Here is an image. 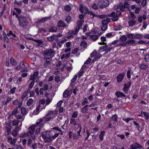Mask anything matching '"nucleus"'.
Here are the masks:
<instances>
[{
    "mask_svg": "<svg viewBox=\"0 0 149 149\" xmlns=\"http://www.w3.org/2000/svg\"><path fill=\"white\" fill-rule=\"evenodd\" d=\"M79 10L81 13H86L88 11V9L86 7L83 6L82 5H80Z\"/></svg>",
    "mask_w": 149,
    "mask_h": 149,
    "instance_id": "13",
    "label": "nucleus"
},
{
    "mask_svg": "<svg viewBox=\"0 0 149 149\" xmlns=\"http://www.w3.org/2000/svg\"><path fill=\"white\" fill-rule=\"evenodd\" d=\"M121 15V12L120 11L116 10V13L115 12H112L111 13H110L109 16L110 17H113L114 15H116L117 16L119 17Z\"/></svg>",
    "mask_w": 149,
    "mask_h": 149,
    "instance_id": "18",
    "label": "nucleus"
},
{
    "mask_svg": "<svg viewBox=\"0 0 149 149\" xmlns=\"http://www.w3.org/2000/svg\"><path fill=\"white\" fill-rule=\"evenodd\" d=\"M73 134V138L74 139H79V137L78 135L74 133Z\"/></svg>",
    "mask_w": 149,
    "mask_h": 149,
    "instance_id": "62",
    "label": "nucleus"
},
{
    "mask_svg": "<svg viewBox=\"0 0 149 149\" xmlns=\"http://www.w3.org/2000/svg\"><path fill=\"white\" fill-rule=\"evenodd\" d=\"M84 22V21L82 20H78L77 22V26L75 28V30L73 31H70L68 33V34L72 36L74 35H75L79 31L80 27H81L82 24Z\"/></svg>",
    "mask_w": 149,
    "mask_h": 149,
    "instance_id": "3",
    "label": "nucleus"
},
{
    "mask_svg": "<svg viewBox=\"0 0 149 149\" xmlns=\"http://www.w3.org/2000/svg\"><path fill=\"white\" fill-rule=\"evenodd\" d=\"M80 46L82 47L85 48L87 47L86 43L85 41H82L81 43Z\"/></svg>",
    "mask_w": 149,
    "mask_h": 149,
    "instance_id": "54",
    "label": "nucleus"
},
{
    "mask_svg": "<svg viewBox=\"0 0 149 149\" xmlns=\"http://www.w3.org/2000/svg\"><path fill=\"white\" fill-rule=\"evenodd\" d=\"M88 105H86L82 108L81 109V111L83 113H88Z\"/></svg>",
    "mask_w": 149,
    "mask_h": 149,
    "instance_id": "20",
    "label": "nucleus"
},
{
    "mask_svg": "<svg viewBox=\"0 0 149 149\" xmlns=\"http://www.w3.org/2000/svg\"><path fill=\"white\" fill-rule=\"evenodd\" d=\"M37 125H38L36 124L30 126L28 129V131L26 133H24V136L26 135L29 137L31 138L33 140H34L36 138V135L39 134L40 131V127H39L36 128L35 132Z\"/></svg>",
    "mask_w": 149,
    "mask_h": 149,
    "instance_id": "1",
    "label": "nucleus"
},
{
    "mask_svg": "<svg viewBox=\"0 0 149 149\" xmlns=\"http://www.w3.org/2000/svg\"><path fill=\"white\" fill-rule=\"evenodd\" d=\"M45 100L44 99H41L39 100V104H44L45 103Z\"/></svg>",
    "mask_w": 149,
    "mask_h": 149,
    "instance_id": "59",
    "label": "nucleus"
},
{
    "mask_svg": "<svg viewBox=\"0 0 149 149\" xmlns=\"http://www.w3.org/2000/svg\"><path fill=\"white\" fill-rule=\"evenodd\" d=\"M19 20V24L22 26L26 25L28 23L26 19L24 17H20L17 18Z\"/></svg>",
    "mask_w": 149,
    "mask_h": 149,
    "instance_id": "6",
    "label": "nucleus"
},
{
    "mask_svg": "<svg viewBox=\"0 0 149 149\" xmlns=\"http://www.w3.org/2000/svg\"><path fill=\"white\" fill-rule=\"evenodd\" d=\"M133 118H122L123 120L125 121L127 123H128L130 121L133 120Z\"/></svg>",
    "mask_w": 149,
    "mask_h": 149,
    "instance_id": "50",
    "label": "nucleus"
},
{
    "mask_svg": "<svg viewBox=\"0 0 149 149\" xmlns=\"http://www.w3.org/2000/svg\"><path fill=\"white\" fill-rule=\"evenodd\" d=\"M11 122L10 121H8V123H5L6 125L5 127L6 129L8 134L10 133V130L12 129V126L10 125Z\"/></svg>",
    "mask_w": 149,
    "mask_h": 149,
    "instance_id": "12",
    "label": "nucleus"
},
{
    "mask_svg": "<svg viewBox=\"0 0 149 149\" xmlns=\"http://www.w3.org/2000/svg\"><path fill=\"white\" fill-rule=\"evenodd\" d=\"M142 148V146L138 143H134L130 146V149H140Z\"/></svg>",
    "mask_w": 149,
    "mask_h": 149,
    "instance_id": "11",
    "label": "nucleus"
},
{
    "mask_svg": "<svg viewBox=\"0 0 149 149\" xmlns=\"http://www.w3.org/2000/svg\"><path fill=\"white\" fill-rule=\"evenodd\" d=\"M108 47L107 45L103 46L100 47V50L102 51V52L105 51L106 48H107Z\"/></svg>",
    "mask_w": 149,
    "mask_h": 149,
    "instance_id": "51",
    "label": "nucleus"
},
{
    "mask_svg": "<svg viewBox=\"0 0 149 149\" xmlns=\"http://www.w3.org/2000/svg\"><path fill=\"white\" fill-rule=\"evenodd\" d=\"M51 59L49 57L45 59V62L44 64L45 68H47L48 65L50 64L51 63Z\"/></svg>",
    "mask_w": 149,
    "mask_h": 149,
    "instance_id": "16",
    "label": "nucleus"
},
{
    "mask_svg": "<svg viewBox=\"0 0 149 149\" xmlns=\"http://www.w3.org/2000/svg\"><path fill=\"white\" fill-rule=\"evenodd\" d=\"M116 95L118 97H125V95L123 93L118 91L115 93Z\"/></svg>",
    "mask_w": 149,
    "mask_h": 149,
    "instance_id": "21",
    "label": "nucleus"
},
{
    "mask_svg": "<svg viewBox=\"0 0 149 149\" xmlns=\"http://www.w3.org/2000/svg\"><path fill=\"white\" fill-rule=\"evenodd\" d=\"M146 18V16L145 15H140L138 18V21L141 22L143 20H145Z\"/></svg>",
    "mask_w": 149,
    "mask_h": 149,
    "instance_id": "25",
    "label": "nucleus"
},
{
    "mask_svg": "<svg viewBox=\"0 0 149 149\" xmlns=\"http://www.w3.org/2000/svg\"><path fill=\"white\" fill-rule=\"evenodd\" d=\"M118 16L115 15L112 17V19L113 21H117L118 19Z\"/></svg>",
    "mask_w": 149,
    "mask_h": 149,
    "instance_id": "56",
    "label": "nucleus"
},
{
    "mask_svg": "<svg viewBox=\"0 0 149 149\" xmlns=\"http://www.w3.org/2000/svg\"><path fill=\"white\" fill-rule=\"evenodd\" d=\"M70 124L74 126L78 125V124H79L78 123L77 120L72 118H70Z\"/></svg>",
    "mask_w": 149,
    "mask_h": 149,
    "instance_id": "17",
    "label": "nucleus"
},
{
    "mask_svg": "<svg viewBox=\"0 0 149 149\" xmlns=\"http://www.w3.org/2000/svg\"><path fill=\"white\" fill-rule=\"evenodd\" d=\"M88 100L86 97H85L84 101L82 102V106L86 104H88Z\"/></svg>",
    "mask_w": 149,
    "mask_h": 149,
    "instance_id": "53",
    "label": "nucleus"
},
{
    "mask_svg": "<svg viewBox=\"0 0 149 149\" xmlns=\"http://www.w3.org/2000/svg\"><path fill=\"white\" fill-rule=\"evenodd\" d=\"M21 12V10L19 8H14L12 11V13L13 15H15L16 17L18 18L19 17H18L17 13L19 14Z\"/></svg>",
    "mask_w": 149,
    "mask_h": 149,
    "instance_id": "10",
    "label": "nucleus"
},
{
    "mask_svg": "<svg viewBox=\"0 0 149 149\" xmlns=\"http://www.w3.org/2000/svg\"><path fill=\"white\" fill-rule=\"evenodd\" d=\"M15 116L17 119H22V120H24V117L21 115V114L19 115L17 114L16 115H15Z\"/></svg>",
    "mask_w": 149,
    "mask_h": 149,
    "instance_id": "34",
    "label": "nucleus"
},
{
    "mask_svg": "<svg viewBox=\"0 0 149 149\" xmlns=\"http://www.w3.org/2000/svg\"><path fill=\"white\" fill-rule=\"evenodd\" d=\"M148 67V65L145 64H143L141 65L140 68L141 69H145Z\"/></svg>",
    "mask_w": 149,
    "mask_h": 149,
    "instance_id": "41",
    "label": "nucleus"
},
{
    "mask_svg": "<svg viewBox=\"0 0 149 149\" xmlns=\"http://www.w3.org/2000/svg\"><path fill=\"white\" fill-rule=\"evenodd\" d=\"M135 42L134 40H127L126 42V44H131L134 43Z\"/></svg>",
    "mask_w": 149,
    "mask_h": 149,
    "instance_id": "52",
    "label": "nucleus"
},
{
    "mask_svg": "<svg viewBox=\"0 0 149 149\" xmlns=\"http://www.w3.org/2000/svg\"><path fill=\"white\" fill-rule=\"evenodd\" d=\"M12 148L14 149H24L22 148L17 145H13Z\"/></svg>",
    "mask_w": 149,
    "mask_h": 149,
    "instance_id": "43",
    "label": "nucleus"
},
{
    "mask_svg": "<svg viewBox=\"0 0 149 149\" xmlns=\"http://www.w3.org/2000/svg\"><path fill=\"white\" fill-rule=\"evenodd\" d=\"M71 7L69 5H67L65 6L64 9L68 11H70L71 10Z\"/></svg>",
    "mask_w": 149,
    "mask_h": 149,
    "instance_id": "45",
    "label": "nucleus"
},
{
    "mask_svg": "<svg viewBox=\"0 0 149 149\" xmlns=\"http://www.w3.org/2000/svg\"><path fill=\"white\" fill-rule=\"evenodd\" d=\"M70 56V53H68L66 54H63L61 57V59H63V58H68Z\"/></svg>",
    "mask_w": 149,
    "mask_h": 149,
    "instance_id": "32",
    "label": "nucleus"
},
{
    "mask_svg": "<svg viewBox=\"0 0 149 149\" xmlns=\"http://www.w3.org/2000/svg\"><path fill=\"white\" fill-rule=\"evenodd\" d=\"M41 136L45 142L49 143L51 142L52 133L50 131L43 132Z\"/></svg>",
    "mask_w": 149,
    "mask_h": 149,
    "instance_id": "2",
    "label": "nucleus"
},
{
    "mask_svg": "<svg viewBox=\"0 0 149 149\" xmlns=\"http://www.w3.org/2000/svg\"><path fill=\"white\" fill-rule=\"evenodd\" d=\"M105 132L104 131H102L101 132L100 134L99 135V137L101 141L103 139V136Z\"/></svg>",
    "mask_w": 149,
    "mask_h": 149,
    "instance_id": "35",
    "label": "nucleus"
},
{
    "mask_svg": "<svg viewBox=\"0 0 149 149\" xmlns=\"http://www.w3.org/2000/svg\"><path fill=\"white\" fill-rule=\"evenodd\" d=\"M50 18V17H43L40 19V21L42 22H44L46 21L49 19Z\"/></svg>",
    "mask_w": 149,
    "mask_h": 149,
    "instance_id": "49",
    "label": "nucleus"
},
{
    "mask_svg": "<svg viewBox=\"0 0 149 149\" xmlns=\"http://www.w3.org/2000/svg\"><path fill=\"white\" fill-rule=\"evenodd\" d=\"M96 51L95 50H94V51L91 54V57H93L96 55Z\"/></svg>",
    "mask_w": 149,
    "mask_h": 149,
    "instance_id": "63",
    "label": "nucleus"
},
{
    "mask_svg": "<svg viewBox=\"0 0 149 149\" xmlns=\"http://www.w3.org/2000/svg\"><path fill=\"white\" fill-rule=\"evenodd\" d=\"M78 112L77 111L74 112L72 114V117L71 118L74 119L77 118L78 116Z\"/></svg>",
    "mask_w": 149,
    "mask_h": 149,
    "instance_id": "37",
    "label": "nucleus"
},
{
    "mask_svg": "<svg viewBox=\"0 0 149 149\" xmlns=\"http://www.w3.org/2000/svg\"><path fill=\"white\" fill-rule=\"evenodd\" d=\"M98 30V29L95 28L91 32L86 33V35L87 36H90V37H97L102 34V33L101 31L99 32L98 33H97Z\"/></svg>",
    "mask_w": 149,
    "mask_h": 149,
    "instance_id": "4",
    "label": "nucleus"
},
{
    "mask_svg": "<svg viewBox=\"0 0 149 149\" xmlns=\"http://www.w3.org/2000/svg\"><path fill=\"white\" fill-rule=\"evenodd\" d=\"M117 116L116 114L115 115L113 116L112 118L114 122H116L117 121Z\"/></svg>",
    "mask_w": 149,
    "mask_h": 149,
    "instance_id": "55",
    "label": "nucleus"
},
{
    "mask_svg": "<svg viewBox=\"0 0 149 149\" xmlns=\"http://www.w3.org/2000/svg\"><path fill=\"white\" fill-rule=\"evenodd\" d=\"M70 93L69 91L68 90H65L63 93V96L65 98L67 97L69 95Z\"/></svg>",
    "mask_w": 149,
    "mask_h": 149,
    "instance_id": "30",
    "label": "nucleus"
},
{
    "mask_svg": "<svg viewBox=\"0 0 149 149\" xmlns=\"http://www.w3.org/2000/svg\"><path fill=\"white\" fill-rule=\"evenodd\" d=\"M20 122V121L15 119L12 121V124L13 126H17L18 125Z\"/></svg>",
    "mask_w": 149,
    "mask_h": 149,
    "instance_id": "36",
    "label": "nucleus"
},
{
    "mask_svg": "<svg viewBox=\"0 0 149 149\" xmlns=\"http://www.w3.org/2000/svg\"><path fill=\"white\" fill-rule=\"evenodd\" d=\"M114 33L113 32H110L108 33H107L106 35V36L107 37H113L114 36Z\"/></svg>",
    "mask_w": 149,
    "mask_h": 149,
    "instance_id": "48",
    "label": "nucleus"
},
{
    "mask_svg": "<svg viewBox=\"0 0 149 149\" xmlns=\"http://www.w3.org/2000/svg\"><path fill=\"white\" fill-rule=\"evenodd\" d=\"M111 20L110 19L108 18H106L105 19H104L102 21V24H108V23L110 22Z\"/></svg>",
    "mask_w": 149,
    "mask_h": 149,
    "instance_id": "28",
    "label": "nucleus"
},
{
    "mask_svg": "<svg viewBox=\"0 0 149 149\" xmlns=\"http://www.w3.org/2000/svg\"><path fill=\"white\" fill-rule=\"evenodd\" d=\"M3 33L4 37H10L11 36H13L14 37H16V35L14 33H13V32L11 31H9V32L7 33V34H6L5 32Z\"/></svg>",
    "mask_w": 149,
    "mask_h": 149,
    "instance_id": "15",
    "label": "nucleus"
},
{
    "mask_svg": "<svg viewBox=\"0 0 149 149\" xmlns=\"http://www.w3.org/2000/svg\"><path fill=\"white\" fill-rule=\"evenodd\" d=\"M43 53L45 55L49 56L51 58L54 56L55 52L53 50L51 49H48L43 51Z\"/></svg>",
    "mask_w": 149,
    "mask_h": 149,
    "instance_id": "5",
    "label": "nucleus"
},
{
    "mask_svg": "<svg viewBox=\"0 0 149 149\" xmlns=\"http://www.w3.org/2000/svg\"><path fill=\"white\" fill-rule=\"evenodd\" d=\"M141 9V6L140 5H139L138 7H136L135 8V10H134L135 13L136 14H138Z\"/></svg>",
    "mask_w": 149,
    "mask_h": 149,
    "instance_id": "40",
    "label": "nucleus"
},
{
    "mask_svg": "<svg viewBox=\"0 0 149 149\" xmlns=\"http://www.w3.org/2000/svg\"><path fill=\"white\" fill-rule=\"evenodd\" d=\"M145 61L147 62H149V54L146 55L145 57Z\"/></svg>",
    "mask_w": 149,
    "mask_h": 149,
    "instance_id": "64",
    "label": "nucleus"
},
{
    "mask_svg": "<svg viewBox=\"0 0 149 149\" xmlns=\"http://www.w3.org/2000/svg\"><path fill=\"white\" fill-rule=\"evenodd\" d=\"M58 26L59 27H64L66 25L63 21L60 20L58 22Z\"/></svg>",
    "mask_w": 149,
    "mask_h": 149,
    "instance_id": "24",
    "label": "nucleus"
},
{
    "mask_svg": "<svg viewBox=\"0 0 149 149\" xmlns=\"http://www.w3.org/2000/svg\"><path fill=\"white\" fill-rule=\"evenodd\" d=\"M129 89V88L127 87L126 85H124L123 88V92L125 93H128Z\"/></svg>",
    "mask_w": 149,
    "mask_h": 149,
    "instance_id": "33",
    "label": "nucleus"
},
{
    "mask_svg": "<svg viewBox=\"0 0 149 149\" xmlns=\"http://www.w3.org/2000/svg\"><path fill=\"white\" fill-rule=\"evenodd\" d=\"M20 66L21 67V68H24L26 67L23 61H22L20 62Z\"/></svg>",
    "mask_w": 149,
    "mask_h": 149,
    "instance_id": "60",
    "label": "nucleus"
},
{
    "mask_svg": "<svg viewBox=\"0 0 149 149\" xmlns=\"http://www.w3.org/2000/svg\"><path fill=\"white\" fill-rule=\"evenodd\" d=\"M141 113H143L146 119L148 120L149 119V113L147 112H144L143 111H141Z\"/></svg>",
    "mask_w": 149,
    "mask_h": 149,
    "instance_id": "38",
    "label": "nucleus"
},
{
    "mask_svg": "<svg viewBox=\"0 0 149 149\" xmlns=\"http://www.w3.org/2000/svg\"><path fill=\"white\" fill-rule=\"evenodd\" d=\"M10 63L12 65H16V62L14 58H11L10 59Z\"/></svg>",
    "mask_w": 149,
    "mask_h": 149,
    "instance_id": "47",
    "label": "nucleus"
},
{
    "mask_svg": "<svg viewBox=\"0 0 149 149\" xmlns=\"http://www.w3.org/2000/svg\"><path fill=\"white\" fill-rule=\"evenodd\" d=\"M21 113L22 115H26L27 113L26 108L24 107H22L21 109Z\"/></svg>",
    "mask_w": 149,
    "mask_h": 149,
    "instance_id": "29",
    "label": "nucleus"
},
{
    "mask_svg": "<svg viewBox=\"0 0 149 149\" xmlns=\"http://www.w3.org/2000/svg\"><path fill=\"white\" fill-rule=\"evenodd\" d=\"M103 25V26L101 27V29L102 31H105L107 28V26L106 24Z\"/></svg>",
    "mask_w": 149,
    "mask_h": 149,
    "instance_id": "61",
    "label": "nucleus"
},
{
    "mask_svg": "<svg viewBox=\"0 0 149 149\" xmlns=\"http://www.w3.org/2000/svg\"><path fill=\"white\" fill-rule=\"evenodd\" d=\"M38 71H36L34 72L32 75H31L29 78V80L34 81L36 79L38 74Z\"/></svg>",
    "mask_w": 149,
    "mask_h": 149,
    "instance_id": "14",
    "label": "nucleus"
},
{
    "mask_svg": "<svg viewBox=\"0 0 149 149\" xmlns=\"http://www.w3.org/2000/svg\"><path fill=\"white\" fill-rule=\"evenodd\" d=\"M55 81L57 82H59L61 81V79L59 76H56L55 78Z\"/></svg>",
    "mask_w": 149,
    "mask_h": 149,
    "instance_id": "57",
    "label": "nucleus"
},
{
    "mask_svg": "<svg viewBox=\"0 0 149 149\" xmlns=\"http://www.w3.org/2000/svg\"><path fill=\"white\" fill-rule=\"evenodd\" d=\"M19 111L17 109V106L16 108L12 112V114L13 115L15 116L19 113Z\"/></svg>",
    "mask_w": 149,
    "mask_h": 149,
    "instance_id": "31",
    "label": "nucleus"
},
{
    "mask_svg": "<svg viewBox=\"0 0 149 149\" xmlns=\"http://www.w3.org/2000/svg\"><path fill=\"white\" fill-rule=\"evenodd\" d=\"M27 39H29L31 40H32L38 43V45L42 44L43 43V41L41 40H36L33 39V38H26Z\"/></svg>",
    "mask_w": 149,
    "mask_h": 149,
    "instance_id": "23",
    "label": "nucleus"
},
{
    "mask_svg": "<svg viewBox=\"0 0 149 149\" xmlns=\"http://www.w3.org/2000/svg\"><path fill=\"white\" fill-rule=\"evenodd\" d=\"M142 36L140 34H130L127 35V37H141Z\"/></svg>",
    "mask_w": 149,
    "mask_h": 149,
    "instance_id": "27",
    "label": "nucleus"
},
{
    "mask_svg": "<svg viewBox=\"0 0 149 149\" xmlns=\"http://www.w3.org/2000/svg\"><path fill=\"white\" fill-rule=\"evenodd\" d=\"M128 7H129L128 3L127 2H125L124 5H122L121 4L119 5L118 7V8L121 11H124L125 10V8Z\"/></svg>",
    "mask_w": 149,
    "mask_h": 149,
    "instance_id": "9",
    "label": "nucleus"
},
{
    "mask_svg": "<svg viewBox=\"0 0 149 149\" xmlns=\"http://www.w3.org/2000/svg\"><path fill=\"white\" fill-rule=\"evenodd\" d=\"M100 39L102 42H98V44L101 45H105L106 44V43L105 42L106 41V38H100Z\"/></svg>",
    "mask_w": 149,
    "mask_h": 149,
    "instance_id": "39",
    "label": "nucleus"
},
{
    "mask_svg": "<svg viewBox=\"0 0 149 149\" xmlns=\"http://www.w3.org/2000/svg\"><path fill=\"white\" fill-rule=\"evenodd\" d=\"M57 29L56 27H52L49 30V32H56V31Z\"/></svg>",
    "mask_w": 149,
    "mask_h": 149,
    "instance_id": "46",
    "label": "nucleus"
},
{
    "mask_svg": "<svg viewBox=\"0 0 149 149\" xmlns=\"http://www.w3.org/2000/svg\"><path fill=\"white\" fill-rule=\"evenodd\" d=\"M92 7L94 9H97L98 8V6L97 4L93 3L92 6Z\"/></svg>",
    "mask_w": 149,
    "mask_h": 149,
    "instance_id": "58",
    "label": "nucleus"
},
{
    "mask_svg": "<svg viewBox=\"0 0 149 149\" xmlns=\"http://www.w3.org/2000/svg\"><path fill=\"white\" fill-rule=\"evenodd\" d=\"M124 74H120L118 75L117 77V80L118 82H121L123 80L124 77Z\"/></svg>",
    "mask_w": 149,
    "mask_h": 149,
    "instance_id": "19",
    "label": "nucleus"
},
{
    "mask_svg": "<svg viewBox=\"0 0 149 149\" xmlns=\"http://www.w3.org/2000/svg\"><path fill=\"white\" fill-rule=\"evenodd\" d=\"M65 21L68 23H70L71 21V18L69 15L67 16L65 19Z\"/></svg>",
    "mask_w": 149,
    "mask_h": 149,
    "instance_id": "44",
    "label": "nucleus"
},
{
    "mask_svg": "<svg viewBox=\"0 0 149 149\" xmlns=\"http://www.w3.org/2000/svg\"><path fill=\"white\" fill-rule=\"evenodd\" d=\"M34 100L32 98H29L27 101L26 105L27 106H31L33 103Z\"/></svg>",
    "mask_w": 149,
    "mask_h": 149,
    "instance_id": "26",
    "label": "nucleus"
},
{
    "mask_svg": "<svg viewBox=\"0 0 149 149\" xmlns=\"http://www.w3.org/2000/svg\"><path fill=\"white\" fill-rule=\"evenodd\" d=\"M49 116H47L46 115L44 117L42 118H40L38 120L36 123V124L38 125H39L43 121V120H45L46 121H48L52 118L51 117H48Z\"/></svg>",
    "mask_w": 149,
    "mask_h": 149,
    "instance_id": "8",
    "label": "nucleus"
},
{
    "mask_svg": "<svg viewBox=\"0 0 149 149\" xmlns=\"http://www.w3.org/2000/svg\"><path fill=\"white\" fill-rule=\"evenodd\" d=\"M40 104H38L36 108V110H34L33 112V114L34 115H37L39 114V112L40 111Z\"/></svg>",
    "mask_w": 149,
    "mask_h": 149,
    "instance_id": "22",
    "label": "nucleus"
},
{
    "mask_svg": "<svg viewBox=\"0 0 149 149\" xmlns=\"http://www.w3.org/2000/svg\"><path fill=\"white\" fill-rule=\"evenodd\" d=\"M130 26H133L136 23V21L134 20H131L128 22Z\"/></svg>",
    "mask_w": 149,
    "mask_h": 149,
    "instance_id": "42",
    "label": "nucleus"
},
{
    "mask_svg": "<svg viewBox=\"0 0 149 149\" xmlns=\"http://www.w3.org/2000/svg\"><path fill=\"white\" fill-rule=\"evenodd\" d=\"M98 5L101 8H105L108 6L109 3L107 0L100 1L98 3Z\"/></svg>",
    "mask_w": 149,
    "mask_h": 149,
    "instance_id": "7",
    "label": "nucleus"
}]
</instances>
